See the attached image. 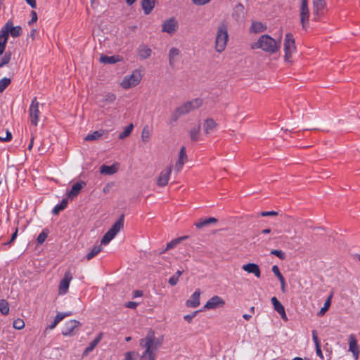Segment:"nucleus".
Wrapping results in <instances>:
<instances>
[{
    "label": "nucleus",
    "mask_w": 360,
    "mask_h": 360,
    "mask_svg": "<svg viewBox=\"0 0 360 360\" xmlns=\"http://www.w3.org/2000/svg\"><path fill=\"white\" fill-rule=\"evenodd\" d=\"M161 345L153 331H149L144 338L139 340V345L144 350L140 356V360H155L157 351Z\"/></svg>",
    "instance_id": "f257e3e1"
},
{
    "label": "nucleus",
    "mask_w": 360,
    "mask_h": 360,
    "mask_svg": "<svg viewBox=\"0 0 360 360\" xmlns=\"http://www.w3.org/2000/svg\"><path fill=\"white\" fill-rule=\"evenodd\" d=\"M281 46V34L274 39L269 34H262L251 44L252 49H261L265 53L274 54L279 51Z\"/></svg>",
    "instance_id": "f03ea898"
},
{
    "label": "nucleus",
    "mask_w": 360,
    "mask_h": 360,
    "mask_svg": "<svg viewBox=\"0 0 360 360\" xmlns=\"http://www.w3.org/2000/svg\"><path fill=\"white\" fill-rule=\"evenodd\" d=\"M229 40L228 26L225 22H221L218 26L215 36V51L223 52L226 47Z\"/></svg>",
    "instance_id": "7ed1b4c3"
},
{
    "label": "nucleus",
    "mask_w": 360,
    "mask_h": 360,
    "mask_svg": "<svg viewBox=\"0 0 360 360\" xmlns=\"http://www.w3.org/2000/svg\"><path fill=\"white\" fill-rule=\"evenodd\" d=\"M141 70H134L129 75H125L120 83V86L124 89H129L136 86L142 79Z\"/></svg>",
    "instance_id": "20e7f679"
},
{
    "label": "nucleus",
    "mask_w": 360,
    "mask_h": 360,
    "mask_svg": "<svg viewBox=\"0 0 360 360\" xmlns=\"http://www.w3.org/2000/svg\"><path fill=\"white\" fill-rule=\"evenodd\" d=\"M283 50L285 61L291 63L292 56L296 53L295 39L291 33H287L285 36Z\"/></svg>",
    "instance_id": "39448f33"
},
{
    "label": "nucleus",
    "mask_w": 360,
    "mask_h": 360,
    "mask_svg": "<svg viewBox=\"0 0 360 360\" xmlns=\"http://www.w3.org/2000/svg\"><path fill=\"white\" fill-rule=\"evenodd\" d=\"M124 219L123 216L117 221L108 231L103 236L101 241V245H108L117 235V233L123 228Z\"/></svg>",
    "instance_id": "423d86ee"
},
{
    "label": "nucleus",
    "mask_w": 360,
    "mask_h": 360,
    "mask_svg": "<svg viewBox=\"0 0 360 360\" xmlns=\"http://www.w3.org/2000/svg\"><path fill=\"white\" fill-rule=\"evenodd\" d=\"M300 20L303 29L306 30L309 24L310 11L307 0H301L300 9Z\"/></svg>",
    "instance_id": "0eeeda50"
},
{
    "label": "nucleus",
    "mask_w": 360,
    "mask_h": 360,
    "mask_svg": "<svg viewBox=\"0 0 360 360\" xmlns=\"http://www.w3.org/2000/svg\"><path fill=\"white\" fill-rule=\"evenodd\" d=\"M179 28V22L176 18L170 17L165 20L161 25V31L169 35L174 34Z\"/></svg>",
    "instance_id": "6e6552de"
},
{
    "label": "nucleus",
    "mask_w": 360,
    "mask_h": 360,
    "mask_svg": "<svg viewBox=\"0 0 360 360\" xmlns=\"http://www.w3.org/2000/svg\"><path fill=\"white\" fill-rule=\"evenodd\" d=\"M39 103L36 98L32 101L29 109L30 120L32 125L37 127L39 122Z\"/></svg>",
    "instance_id": "1a4fd4ad"
},
{
    "label": "nucleus",
    "mask_w": 360,
    "mask_h": 360,
    "mask_svg": "<svg viewBox=\"0 0 360 360\" xmlns=\"http://www.w3.org/2000/svg\"><path fill=\"white\" fill-rule=\"evenodd\" d=\"M72 280V275L70 271L65 273L63 278L60 281L58 285V294L60 295H65L70 286V283Z\"/></svg>",
    "instance_id": "9d476101"
},
{
    "label": "nucleus",
    "mask_w": 360,
    "mask_h": 360,
    "mask_svg": "<svg viewBox=\"0 0 360 360\" xmlns=\"http://www.w3.org/2000/svg\"><path fill=\"white\" fill-rule=\"evenodd\" d=\"M326 4L324 0H313V19L315 21L319 20L325 11Z\"/></svg>",
    "instance_id": "9b49d317"
},
{
    "label": "nucleus",
    "mask_w": 360,
    "mask_h": 360,
    "mask_svg": "<svg viewBox=\"0 0 360 360\" xmlns=\"http://www.w3.org/2000/svg\"><path fill=\"white\" fill-rule=\"evenodd\" d=\"M225 304V301L221 297L214 295L209 299L206 304L204 305L205 309H214L217 308L223 307Z\"/></svg>",
    "instance_id": "f8f14e48"
},
{
    "label": "nucleus",
    "mask_w": 360,
    "mask_h": 360,
    "mask_svg": "<svg viewBox=\"0 0 360 360\" xmlns=\"http://www.w3.org/2000/svg\"><path fill=\"white\" fill-rule=\"evenodd\" d=\"M80 326V323L76 320H70L67 321L62 330V334L64 336H72L75 334V329Z\"/></svg>",
    "instance_id": "ddd939ff"
},
{
    "label": "nucleus",
    "mask_w": 360,
    "mask_h": 360,
    "mask_svg": "<svg viewBox=\"0 0 360 360\" xmlns=\"http://www.w3.org/2000/svg\"><path fill=\"white\" fill-rule=\"evenodd\" d=\"M202 105V100L200 98H194L191 101H187L183 103L181 108L184 110L185 113H188L192 110L199 108Z\"/></svg>",
    "instance_id": "4468645a"
},
{
    "label": "nucleus",
    "mask_w": 360,
    "mask_h": 360,
    "mask_svg": "<svg viewBox=\"0 0 360 360\" xmlns=\"http://www.w3.org/2000/svg\"><path fill=\"white\" fill-rule=\"evenodd\" d=\"M172 167L170 165L161 171L157 179V184L158 186L163 187L168 184L172 173Z\"/></svg>",
    "instance_id": "2eb2a0df"
},
{
    "label": "nucleus",
    "mask_w": 360,
    "mask_h": 360,
    "mask_svg": "<svg viewBox=\"0 0 360 360\" xmlns=\"http://www.w3.org/2000/svg\"><path fill=\"white\" fill-rule=\"evenodd\" d=\"M188 157L186 155V148L182 146L179 150V158L174 166V172L179 173L183 168L184 164L187 162Z\"/></svg>",
    "instance_id": "dca6fc26"
},
{
    "label": "nucleus",
    "mask_w": 360,
    "mask_h": 360,
    "mask_svg": "<svg viewBox=\"0 0 360 360\" xmlns=\"http://www.w3.org/2000/svg\"><path fill=\"white\" fill-rule=\"evenodd\" d=\"M2 31L6 34L8 37L10 34L12 37H16L20 35L22 28L20 26L14 27L13 25V22L11 20H8L5 25L2 27Z\"/></svg>",
    "instance_id": "f3484780"
},
{
    "label": "nucleus",
    "mask_w": 360,
    "mask_h": 360,
    "mask_svg": "<svg viewBox=\"0 0 360 360\" xmlns=\"http://www.w3.org/2000/svg\"><path fill=\"white\" fill-rule=\"evenodd\" d=\"M349 352L352 353L353 357L355 360L358 359L359 355V349L357 341L354 335L353 334H351L349 336Z\"/></svg>",
    "instance_id": "a211bd4d"
},
{
    "label": "nucleus",
    "mask_w": 360,
    "mask_h": 360,
    "mask_svg": "<svg viewBox=\"0 0 360 360\" xmlns=\"http://www.w3.org/2000/svg\"><path fill=\"white\" fill-rule=\"evenodd\" d=\"M181 56V51L179 49L172 47L169 49L168 53L169 64L171 67L174 68L176 63L179 60Z\"/></svg>",
    "instance_id": "6ab92c4d"
},
{
    "label": "nucleus",
    "mask_w": 360,
    "mask_h": 360,
    "mask_svg": "<svg viewBox=\"0 0 360 360\" xmlns=\"http://www.w3.org/2000/svg\"><path fill=\"white\" fill-rule=\"evenodd\" d=\"M217 127V123L212 118H207L203 122V131L205 134L214 133Z\"/></svg>",
    "instance_id": "aec40b11"
},
{
    "label": "nucleus",
    "mask_w": 360,
    "mask_h": 360,
    "mask_svg": "<svg viewBox=\"0 0 360 360\" xmlns=\"http://www.w3.org/2000/svg\"><path fill=\"white\" fill-rule=\"evenodd\" d=\"M120 168V164L115 162L112 165H103L100 167V173L104 175H113L117 173Z\"/></svg>",
    "instance_id": "412c9836"
},
{
    "label": "nucleus",
    "mask_w": 360,
    "mask_h": 360,
    "mask_svg": "<svg viewBox=\"0 0 360 360\" xmlns=\"http://www.w3.org/2000/svg\"><path fill=\"white\" fill-rule=\"evenodd\" d=\"M242 269L248 274H253L255 277L260 278L261 271L259 266L255 263H248L242 266Z\"/></svg>",
    "instance_id": "4be33fe9"
},
{
    "label": "nucleus",
    "mask_w": 360,
    "mask_h": 360,
    "mask_svg": "<svg viewBox=\"0 0 360 360\" xmlns=\"http://www.w3.org/2000/svg\"><path fill=\"white\" fill-rule=\"evenodd\" d=\"M86 186V182L83 181H78L72 186L70 191L68 193V198L73 199L81 191V190Z\"/></svg>",
    "instance_id": "5701e85b"
},
{
    "label": "nucleus",
    "mask_w": 360,
    "mask_h": 360,
    "mask_svg": "<svg viewBox=\"0 0 360 360\" xmlns=\"http://www.w3.org/2000/svg\"><path fill=\"white\" fill-rule=\"evenodd\" d=\"M233 18L235 19L237 22H241L245 18V8L241 4H237L234 8L232 13Z\"/></svg>",
    "instance_id": "b1692460"
},
{
    "label": "nucleus",
    "mask_w": 360,
    "mask_h": 360,
    "mask_svg": "<svg viewBox=\"0 0 360 360\" xmlns=\"http://www.w3.org/2000/svg\"><path fill=\"white\" fill-rule=\"evenodd\" d=\"M271 301L274 306V310L276 311L281 315L282 319H283L284 321H287L288 318L283 304L278 300V299L276 297H271Z\"/></svg>",
    "instance_id": "393cba45"
},
{
    "label": "nucleus",
    "mask_w": 360,
    "mask_h": 360,
    "mask_svg": "<svg viewBox=\"0 0 360 360\" xmlns=\"http://www.w3.org/2000/svg\"><path fill=\"white\" fill-rule=\"evenodd\" d=\"M200 293L201 292L199 289L195 290L191 297L186 301V306L193 308L198 307L200 304Z\"/></svg>",
    "instance_id": "a878e982"
},
{
    "label": "nucleus",
    "mask_w": 360,
    "mask_h": 360,
    "mask_svg": "<svg viewBox=\"0 0 360 360\" xmlns=\"http://www.w3.org/2000/svg\"><path fill=\"white\" fill-rule=\"evenodd\" d=\"M267 28L266 24L259 22V21H252L251 26L250 27V33H261L264 32Z\"/></svg>",
    "instance_id": "bb28decb"
},
{
    "label": "nucleus",
    "mask_w": 360,
    "mask_h": 360,
    "mask_svg": "<svg viewBox=\"0 0 360 360\" xmlns=\"http://www.w3.org/2000/svg\"><path fill=\"white\" fill-rule=\"evenodd\" d=\"M155 0H142L141 7L145 15H149L155 6Z\"/></svg>",
    "instance_id": "cd10ccee"
},
{
    "label": "nucleus",
    "mask_w": 360,
    "mask_h": 360,
    "mask_svg": "<svg viewBox=\"0 0 360 360\" xmlns=\"http://www.w3.org/2000/svg\"><path fill=\"white\" fill-rule=\"evenodd\" d=\"M185 114V112L184 111L181 106L176 108L170 115L169 119V124H172L176 122L181 116Z\"/></svg>",
    "instance_id": "c85d7f7f"
},
{
    "label": "nucleus",
    "mask_w": 360,
    "mask_h": 360,
    "mask_svg": "<svg viewBox=\"0 0 360 360\" xmlns=\"http://www.w3.org/2000/svg\"><path fill=\"white\" fill-rule=\"evenodd\" d=\"M103 336V333H99L98 335L90 342L89 345L85 349L83 352V355L86 356L89 352H92L94 349L96 347V345L99 343Z\"/></svg>",
    "instance_id": "c756f323"
},
{
    "label": "nucleus",
    "mask_w": 360,
    "mask_h": 360,
    "mask_svg": "<svg viewBox=\"0 0 360 360\" xmlns=\"http://www.w3.org/2000/svg\"><path fill=\"white\" fill-rule=\"evenodd\" d=\"M71 315V312H66V313H58L57 315L55 317V319L53 322L50 324L48 326V328L52 330L55 328V327L58 325L59 322H60L63 319H65L66 316H69Z\"/></svg>",
    "instance_id": "7c9ffc66"
},
{
    "label": "nucleus",
    "mask_w": 360,
    "mask_h": 360,
    "mask_svg": "<svg viewBox=\"0 0 360 360\" xmlns=\"http://www.w3.org/2000/svg\"><path fill=\"white\" fill-rule=\"evenodd\" d=\"M151 49L146 45H141L139 48V55L141 58L146 59L151 55Z\"/></svg>",
    "instance_id": "2f4dec72"
},
{
    "label": "nucleus",
    "mask_w": 360,
    "mask_h": 360,
    "mask_svg": "<svg viewBox=\"0 0 360 360\" xmlns=\"http://www.w3.org/2000/svg\"><path fill=\"white\" fill-rule=\"evenodd\" d=\"M200 132V125L197 124L192 127L189 131V135L191 139L193 141H197L199 140V136Z\"/></svg>",
    "instance_id": "473e14b6"
},
{
    "label": "nucleus",
    "mask_w": 360,
    "mask_h": 360,
    "mask_svg": "<svg viewBox=\"0 0 360 360\" xmlns=\"http://www.w3.org/2000/svg\"><path fill=\"white\" fill-rule=\"evenodd\" d=\"M333 293H331L329 295L328 299L326 300L323 306L321 308V309L318 312V316H323L326 313V311L328 310V309L330 308V304H331V300L333 298Z\"/></svg>",
    "instance_id": "72a5a7b5"
},
{
    "label": "nucleus",
    "mask_w": 360,
    "mask_h": 360,
    "mask_svg": "<svg viewBox=\"0 0 360 360\" xmlns=\"http://www.w3.org/2000/svg\"><path fill=\"white\" fill-rule=\"evenodd\" d=\"M100 61L103 63H108V64H114L117 62L120 61V57L119 56H101Z\"/></svg>",
    "instance_id": "f704fd0d"
},
{
    "label": "nucleus",
    "mask_w": 360,
    "mask_h": 360,
    "mask_svg": "<svg viewBox=\"0 0 360 360\" xmlns=\"http://www.w3.org/2000/svg\"><path fill=\"white\" fill-rule=\"evenodd\" d=\"M8 36L5 34L2 30L0 31V55H2L4 52L6 44L7 43Z\"/></svg>",
    "instance_id": "c9c22d12"
},
{
    "label": "nucleus",
    "mask_w": 360,
    "mask_h": 360,
    "mask_svg": "<svg viewBox=\"0 0 360 360\" xmlns=\"http://www.w3.org/2000/svg\"><path fill=\"white\" fill-rule=\"evenodd\" d=\"M217 221V219L214 217H210L206 219H201L199 221L196 222L195 224V226L197 228H202L203 226H205L211 223H216Z\"/></svg>",
    "instance_id": "e433bc0d"
},
{
    "label": "nucleus",
    "mask_w": 360,
    "mask_h": 360,
    "mask_svg": "<svg viewBox=\"0 0 360 360\" xmlns=\"http://www.w3.org/2000/svg\"><path fill=\"white\" fill-rule=\"evenodd\" d=\"M102 250L101 245L94 246L91 251L86 255V258L87 260H90L96 257Z\"/></svg>",
    "instance_id": "4c0bfd02"
},
{
    "label": "nucleus",
    "mask_w": 360,
    "mask_h": 360,
    "mask_svg": "<svg viewBox=\"0 0 360 360\" xmlns=\"http://www.w3.org/2000/svg\"><path fill=\"white\" fill-rule=\"evenodd\" d=\"M68 205V200L64 198L62 200L61 202L58 205H56L53 209V213L54 214H58L60 211L63 210Z\"/></svg>",
    "instance_id": "58836bf2"
},
{
    "label": "nucleus",
    "mask_w": 360,
    "mask_h": 360,
    "mask_svg": "<svg viewBox=\"0 0 360 360\" xmlns=\"http://www.w3.org/2000/svg\"><path fill=\"white\" fill-rule=\"evenodd\" d=\"M133 129H134V124H129L127 127H126L124 129L123 131L119 134V139H124L127 138V136H129L131 134Z\"/></svg>",
    "instance_id": "ea45409f"
},
{
    "label": "nucleus",
    "mask_w": 360,
    "mask_h": 360,
    "mask_svg": "<svg viewBox=\"0 0 360 360\" xmlns=\"http://www.w3.org/2000/svg\"><path fill=\"white\" fill-rule=\"evenodd\" d=\"M103 134V131H95L94 132L86 135L84 139L86 141L98 140L102 136Z\"/></svg>",
    "instance_id": "a19ab883"
},
{
    "label": "nucleus",
    "mask_w": 360,
    "mask_h": 360,
    "mask_svg": "<svg viewBox=\"0 0 360 360\" xmlns=\"http://www.w3.org/2000/svg\"><path fill=\"white\" fill-rule=\"evenodd\" d=\"M150 131L149 129L148 128V127H143V129L141 131V135L142 141L144 143L148 142L150 140Z\"/></svg>",
    "instance_id": "79ce46f5"
},
{
    "label": "nucleus",
    "mask_w": 360,
    "mask_h": 360,
    "mask_svg": "<svg viewBox=\"0 0 360 360\" xmlns=\"http://www.w3.org/2000/svg\"><path fill=\"white\" fill-rule=\"evenodd\" d=\"M0 311L4 315H6L9 312L8 303L5 300H0Z\"/></svg>",
    "instance_id": "37998d69"
},
{
    "label": "nucleus",
    "mask_w": 360,
    "mask_h": 360,
    "mask_svg": "<svg viewBox=\"0 0 360 360\" xmlns=\"http://www.w3.org/2000/svg\"><path fill=\"white\" fill-rule=\"evenodd\" d=\"M186 238V236L180 237L175 238L172 240H171L169 243L167 244V250H170L176 247L181 241H182L184 239Z\"/></svg>",
    "instance_id": "c03bdc74"
},
{
    "label": "nucleus",
    "mask_w": 360,
    "mask_h": 360,
    "mask_svg": "<svg viewBox=\"0 0 360 360\" xmlns=\"http://www.w3.org/2000/svg\"><path fill=\"white\" fill-rule=\"evenodd\" d=\"M116 98L115 94L112 93H108L103 96V102L105 104H110L114 102Z\"/></svg>",
    "instance_id": "a18cd8bd"
},
{
    "label": "nucleus",
    "mask_w": 360,
    "mask_h": 360,
    "mask_svg": "<svg viewBox=\"0 0 360 360\" xmlns=\"http://www.w3.org/2000/svg\"><path fill=\"white\" fill-rule=\"evenodd\" d=\"M10 83L11 79L9 78L4 77L0 79V93L3 92Z\"/></svg>",
    "instance_id": "49530a36"
},
{
    "label": "nucleus",
    "mask_w": 360,
    "mask_h": 360,
    "mask_svg": "<svg viewBox=\"0 0 360 360\" xmlns=\"http://www.w3.org/2000/svg\"><path fill=\"white\" fill-rule=\"evenodd\" d=\"M139 354L135 351L128 352L124 354L125 360H134L139 357Z\"/></svg>",
    "instance_id": "de8ad7c7"
},
{
    "label": "nucleus",
    "mask_w": 360,
    "mask_h": 360,
    "mask_svg": "<svg viewBox=\"0 0 360 360\" xmlns=\"http://www.w3.org/2000/svg\"><path fill=\"white\" fill-rule=\"evenodd\" d=\"M272 272L275 274V276L278 278L281 283H283V276L280 272L279 268L276 265H274L272 266Z\"/></svg>",
    "instance_id": "09e8293b"
},
{
    "label": "nucleus",
    "mask_w": 360,
    "mask_h": 360,
    "mask_svg": "<svg viewBox=\"0 0 360 360\" xmlns=\"http://www.w3.org/2000/svg\"><path fill=\"white\" fill-rule=\"evenodd\" d=\"M13 326L15 329L20 330L25 327V323L22 319H17L13 321Z\"/></svg>",
    "instance_id": "8fccbe9b"
},
{
    "label": "nucleus",
    "mask_w": 360,
    "mask_h": 360,
    "mask_svg": "<svg viewBox=\"0 0 360 360\" xmlns=\"http://www.w3.org/2000/svg\"><path fill=\"white\" fill-rule=\"evenodd\" d=\"M10 60H11V54L6 53L4 56L1 57V58L0 60V68L8 64L9 63Z\"/></svg>",
    "instance_id": "3c124183"
},
{
    "label": "nucleus",
    "mask_w": 360,
    "mask_h": 360,
    "mask_svg": "<svg viewBox=\"0 0 360 360\" xmlns=\"http://www.w3.org/2000/svg\"><path fill=\"white\" fill-rule=\"evenodd\" d=\"M271 254L278 257L281 259H285V254L284 252L280 250H273L271 251Z\"/></svg>",
    "instance_id": "603ef678"
},
{
    "label": "nucleus",
    "mask_w": 360,
    "mask_h": 360,
    "mask_svg": "<svg viewBox=\"0 0 360 360\" xmlns=\"http://www.w3.org/2000/svg\"><path fill=\"white\" fill-rule=\"evenodd\" d=\"M212 0H191L192 3L198 6L207 5L211 2Z\"/></svg>",
    "instance_id": "864d4df0"
},
{
    "label": "nucleus",
    "mask_w": 360,
    "mask_h": 360,
    "mask_svg": "<svg viewBox=\"0 0 360 360\" xmlns=\"http://www.w3.org/2000/svg\"><path fill=\"white\" fill-rule=\"evenodd\" d=\"M47 236H48V233L46 231H43L37 237V243L39 244L43 243L45 241V240L46 239Z\"/></svg>",
    "instance_id": "5fc2aeb1"
},
{
    "label": "nucleus",
    "mask_w": 360,
    "mask_h": 360,
    "mask_svg": "<svg viewBox=\"0 0 360 360\" xmlns=\"http://www.w3.org/2000/svg\"><path fill=\"white\" fill-rule=\"evenodd\" d=\"M261 216L262 217H269V216H276L278 213L275 211H264L261 212Z\"/></svg>",
    "instance_id": "6e6d98bb"
},
{
    "label": "nucleus",
    "mask_w": 360,
    "mask_h": 360,
    "mask_svg": "<svg viewBox=\"0 0 360 360\" xmlns=\"http://www.w3.org/2000/svg\"><path fill=\"white\" fill-rule=\"evenodd\" d=\"M312 339H313V341L314 342L315 347L317 346V345H320V343H319V338H318V335H317V333H316V330H312Z\"/></svg>",
    "instance_id": "4d7b16f0"
},
{
    "label": "nucleus",
    "mask_w": 360,
    "mask_h": 360,
    "mask_svg": "<svg viewBox=\"0 0 360 360\" xmlns=\"http://www.w3.org/2000/svg\"><path fill=\"white\" fill-rule=\"evenodd\" d=\"M197 312L198 311H195V312L192 313L191 314H187V315L184 316V319L186 321L191 322L192 321V319L196 316Z\"/></svg>",
    "instance_id": "13d9d810"
},
{
    "label": "nucleus",
    "mask_w": 360,
    "mask_h": 360,
    "mask_svg": "<svg viewBox=\"0 0 360 360\" xmlns=\"http://www.w3.org/2000/svg\"><path fill=\"white\" fill-rule=\"evenodd\" d=\"M12 135L11 133L9 131H6V137H1L0 136V141H8L11 139Z\"/></svg>",
    "instance_id": "bf43d9fd"
},
{
    "label": "nucleus",
    "mask_w": 360,
    "mask_h": 360,
    "mask_svg": "<svg viewBox=\"0 0 360 360\" xmlns=\"http://www.w3.org/2000/svg\"><path fill=\"white\" fill-rule=\"evenodd\" d=\"M179 281V279L174 276L173 275L169 279V283L174 286Z\"/></svg>",
    "instance_id": "052dcab7"
},
{
    "label": "nucleus",
    "mask_w": 360,
    "mask_h": 360,
    "mask_svg": "<svg viewBox=\"0 0 360 360\" xmlns=\"http://www.w3.org/2000/svg\"><path fill=\"white\" fill-rule=\"evenodd\" d=\"M138 303L135 302H129L127 303L126 307L130 309H136Z\"/></svg>",
    "instance_id": "680f3d73"
},
{
    "label": "nucleus",
    "mask_w": 360,
    "mask_h": 360,
    "mask_svg": "<svg viewBox=\"0 0 360 360\" xmlns=\"http://www.w3.org/2000/svg\"><path fill=\"white\" fill-rule=\"evenodd\" d=\"M316 353L321 359H323V356L321 352V345L316 346Z\"/></svg>",
    "instance_id": "e2e57ef3"
},
{
    "label": "nucleus",
    "mask_w": 360,
    "mask_h": 360,
    "mask_svg": "<svg viewBox=\"0 0 360 360\" xmlns=\"http://www.w3.org/2000/svg\"><path fill=\"white\" fill-rule=\"evenodd\" d=\"M37 20V15L35 11H32V19L30 21V24L35 22Z\"/></svg>",
    "instance_id": "0e129e2a"
},
{
    "label": "nucleus",
    "mask_w": 360,
    "mask_h": 360,
    "mask_svg": "<svg viewBox=\"0 0 360 360\" xmlns=\"http://www.w3.org/2000/svg\"><path fill=\"white\" fill-rule=\"evenodd\" d=\"M142 295H143V292L141 290H135L134 292H133V297L134 298L139 297H141Z\"/></svg>",
    "instance_id": "69168bd1"
},
{
    "label": "nucleus",
    "mask_w": 360,
    "mask_h": 360,
    "mask_svg": "<svg viewBox=\"0 0 360 360\" xmlns=\"http://www.w3.org/2000/svg\"><path fill=\"white\" fill-rule=\"evenodd\" d=\"M26 2L32 7V8H36L37 4L36 0H25Z\"/></svg>",
    "instance_id": "338daca9"
},
{
    "label": "nucleus",
    "mask_w": 360,
    "mask_h": 360,
    "mask_svg": "<svg viewBox=\"0 0 360 360\" xmlns=\"http://www.w3.org/2000/svg\"><path fill=\"white\" fill-rule=\"evenodd\" d=\"M17 234H18V229H16L15 231L13 233L11 240H10V243L13 242L16 238Z\"/></svg>",
    "instance_id": "774afa93"
}]
</instances>
